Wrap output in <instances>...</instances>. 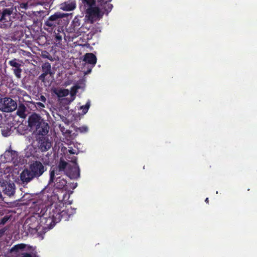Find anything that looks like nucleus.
I'll use <instances>...</instances> for the list:
<instances>
[{
	"label": "nucleus",
	"mask_w": 257,
	"mask_h": 257,
	"mask_svg": "<svg viewBox=\"0 0 257 257\" xmlns=\"http://www.w3.org/2000/svg\"><path fill=\"white\" fill-rule=\"evenodd\" d=\"M0 4L3 5V6L5 5L6 4V1H1Z\"/></svg>",
	"instance_id": "72a5a7b5"
},
{
	"label": "nucleus",
	"mask_w": 257,
	"mask_h": 257,
	"mask_svg": "<svg viewBox=\"0 0 257 257\" xmlns=\"http://www.w3.org/2000/svg\"><path fill=\"white\" fill-rule=\"evenodd\" d=\"M83 61L94 67L96 63L97 58L96 56L92 53H87L84 56Z\"/></svg>",
	"instance_id": "4468645a"
},
{
	"label": "nucleus",
	"mask_w": 257,
	"mask_h": 257,
	"mask_svg": "<svg viewBox=\"0 0 257 257\" xmlns=\"http://www.w3.org/2000/svg\"><path fill=\"white\" fill-rule=\"evenodd\" d=\"M205 201L206 203H209V199L208 198H206L205 200Z\"/></svg>",
	"instance_id": "c9c22d12"
},
{
	"label": "nucleus",
	"mask_w": 257,
	"mask_h": 257,
	"mask_svg": "<svg viewBox=\"0 0 257 257\" xmlns=\"http://www.w3.org/2000/svg\"><path fill=\"white\" fill-rule=\"evenodd\" d=\"M42 69L43 73L39 76V79L41 80L44 81L45 77L48 74L51 76L54 74L51 70V64L49 62L43 63L42 66Z\"/></svg>",
	"instance_id": "f8f14e48"
},
{
	"label": "nucleus",
	"mask_w": 257,
	"mask_h": 257,
	"mask_svg": "<svg viewBox=\"0 0 257 257\" xmlns=\"http://www.w3.org/2000/svg\"><path fill=\"white\" fill-rule=\"evenodd\" d=\"M90 106V102L88 101L85 105L81 106V109H82V112L83 114H85L87 112Z\"/></svg>",
	"instance_id": "393cba45"
},
{
	"label": "nucleus",
	"mask_w": 257,
	"mask_h": 257,
	"mask_svg": "<svg viewBox=\"0 0 257 257\" xmlns=\"http://www.w3.org/2000/svg\"><path fill=\"white\" fill-rule=\"evenodd\" d=\"M100 7L104 10L106 15L111 11L113 8L112 5L110 4L109 2H106V3H104L103 4V6Z\"/></svg>",
	"instance_id": "5701e85b"
},
{
	"label": "nucleus",
	"mask_w": 257,
	"mask_h": 257,
	"mask_svg": "<svg viewBox=\"0 0 257 257\" xmlns=\"http://www.w3.org/2000/svg\"><path fill=\"white\" fill-rule=\"evenodd\" d=\"M65 17V14L60 12H56L51 15L44 21V29L48 32H52L57 29L58 32H60L62 27L60 25L62 23V19Z\"/></svg>",
	"instance_id": "7ed1b4c3"
},
{
	"label": "nucleus",
	"mask_w": 257,
	"mask_h": 257,
	"mask_svg": "<svg viewBox=\"0 0 257 257\" xmlns=\"http://www.w3.org/2000/svg\"><path fill=\"white\" fill-rule=\"evenodd\" d=\"M77 161V159L76 157H72L71 162L73 163V165L69 164L66 170V175L71 179H77L80 177V169Z\"/></svg>",
	"instance_id": "39448f33"
},
{
	"label": "nucleus",
	"mask_w": 257,
	"mask_h": 257,
	"mask_svg": "<svg viewBox=\"0 0 257 257\" xmlns=\"http://www.w3.org/2000/svg\"><path fill=\"white\" fill-rule=\"evenodd\" d=\"M55 183L54 186L56 189H65L67 186V181L65 179L61 178L60 177H58L55 180Z\"/></svg>",
	"instance_id": "2eb2a0df"
},
{
	"label": "nucleus",
	"mask_w": 257,
	"mask_h": 257,
	"mask_svg": "<svg viewBox=\"0 0 257 257\" xmlns=\"http://www.w3.org/2000/svg\"><path fill=\"white\" fill-rule=\"evenodd\" d=\"M4 232H5L4 230H3L2 229L0 230V237H1L3 235Z\"/></svg>",
	"instance_id": "f704fd0d"
},
{
	"label": "nucleus",
	"mask_w": 257,
	"mask_h": 257,
	"mask_svg": "<svg viewBox=\"0 0 257 257\" xmlns=\"http://www.w3.org/2000/svg\"><path fill=\"white\" fill-rule=\"evenodd\" d=\"M26 246L24 243H20L15 245L10 249V252H18L20 250L24 249Z\"/></svg>",
	"instance_id": "4be33fe9"
},
{
	"label": "nucleus",
	"mask_w": 257,
	"mask_h": 257,
	"mask_svg": "<svg viewBox=\"0 0 257 257\" xmlns=\"http://www.w3.org/2000/svg\"><path fill=\"white\" fill-rule=\"evenodd\" d=\"M15 188L14 184H10L6 187L5 193L8 195L11 196L14 194Z\"/></svg>",
	"instance_id": "6ab92c4d"
},
{
	"label": "nucleus",
	"mask_w": 257,
	"mask_h": 257,
	"mask_svg": "<svg viewBox=\"0 0 257 257\" xmlns=\"http://www.w3.org/2000/svg\"><path fill=\"white\" fill-rule=\"evenodd\" d=\"M81 11L85 12V17L91 24H93L97 20L101 19L104 14V13H102L100 9L95 6L86 8Z\"/></svg>",
	"instance_id": "20e7f679"
},
{
	"label": "nucleus",
	"mask_w": 257,
	"mask_h": 257,
	"mask_svg": "<svg viewBox=\"0 0 257 257\" xmlns=\"http://www.w3.org/2000/svg\"><path fill=\"white\" fill-rule=\"evenodd\" d=\"M26 110V107L25 105L23 103H21L18 106L17 114L21 118H25L26 117V114L25 113Z\"/></svg>",
	"instance_id": "f3484780"
},
{
	"label": "nucleus",
	"mask_w": 257,
	"mask_h": 257,
	"mask_svg": "<svg viewBox=\"0 0 257 257\" xmlns=\"http://www.w3.org/2000/svg\"><path fill=\"white\" fill-rule=\"evenodd\" d=\"M59 32H58V33H55V41L56 43H60V42L62 40L63 33L60 34L59 33Z\"/></svg>",
	"instance_id": "a878e982"
},
{
	"label": "nucleus",
	"mask_w": 257,
	"mask_h": 257,
	"mask_svg": "<svg viewBox=\"0 0 257 257\" xmlns=\"http://www.w3.org/2000/svg\"><path fill=\"white\" fill-rule=\"evenodd\" d=\"M9 219V217H8V216H4L2 219H1V222H0V224H3V225H4L5 224H6V223L8 221V220Z\"/></svg>",
	"instance_id": "c756f323"
},
{
	"label": "nucleus",
	"mask_w": 257,
	"mask_h": 257,
	"mask_svg": "<svg viewBox=\"0 0 257 257\" xmlns=\"http://www.w3.org/2000/svg\"><path fill=\"white\" fill-rule=\"evenodd\" d=\"M44 119L38 114L32 113L28 118V125L34 130Z\"/></svg>",
	"instance_id": "6e6552de"
},
{
	"label": "nucleus",
	"mask_w": 257,
	"mask_h": 257,
	"mask_svg": "<svg viewBox=\"0 0 257 257\" xmlns=\"http://www.w3.org/2000/svg\"><path fill=\"white\" fill-rule=\"evenodd\" d=\"M17 108V102L11 98H5L2 109L5 112H12Z\"/></svg>",
	"instance_id": "0eeeda50"
},
{
	"label": "nucleus",
	"mask_w": 257,
	"mask_h": 257,
	"mask_svg": "<svg viewBox=\"0 0 257 257\" xmlns=\"http://www.w3.org/2000/svg\"><path fill=\"white\" fill-rule=\"evenodd\" d=\"M47 167L39 161H33L29 168L25 169L20 175L21 181L28 183L35 178H39L46 171Z\"/></svg>",
	"instance_id": "f03ea898"
},
{
	"label": "nucleus",
	"mask_w": 257,
	"mask_h": 257,
	"mask_svg": "<svg viewBox=\"0 0 257 257\" xmlns=\"http://www.w3.org/2000/svg\"><path fill=\"white\" fill-rule=\"evenodd\" d=\"M16 155V152L14 151H8L4 154L5 157L8 161H12L14 159Z\"/></svg>",
	"instance_id": "412c9836"
},
{
	"label": "nucleus",
	"mask_w": 257,
	"mask_h": 257,
	"mask_svg": "<svg viewBox=\"0 0 257 257\" xmlns=\"http://www.w3.org/2000/svg\"><path fill=\"white\" fill-rule=\"evenodd\" d=\"M39 100H41L42 102H44V103L46 102V97L44 95H41L40 96V97L39 98Z\"/></svg>",
	"instance_id": "473e14b6"
},
{
	"label": "nucleus",
	"mask_w": 257,
	"mask_h": 257,
	"mask_svg": "<svg viewBox=\"0 0 257 257\" xmlns=\"http://www.w3.org/2000/svg\"><path fill=\"white\" fill-rule=\"evenodd\" d=\"M49 128L48 123L44 120L34 131L39 136H45L48 133Z\"/></svg>",
	"instance_id": "1a4fd4ad"
},
{
	"label": "nucleus",
	"mask_w": 257,
	"mask_h": 257,
	"mask_svg": "<svg viewBox=\"0 0 257 257\" xmlns=\"http://www.w3.org/2000/svg\"><path fill=\"white\" fill-rule=\"evenodd\" d=\"M69 163H67L64 160H62V159H60L59 164L56 166L57 167V168H59V170L63 171L64 173L66 174V170H67V168L69 167Z\"/></svg>",
	"instance_id": "a211bd4d"
},
{
	"label": "nucleus",
	"mask_w": 257,
	"mask_h": 257,
	"mask_svg": "<svg viewBox=\"0 0 257 257\" xmlns=\"http://www.w3.org/2000/svg\"><path fill=\"white\" fill-rule=\"evenodd\" d=\"M22 257H39L35 254L28 252H24L22 253Z\"/></svg>",
	"instance_id": "cd10ccee"
},
{
	"label": "nucleus",
	"mask_w": 257,
	"mask_h": 257,
	"mask_svg": "<svg viewBox=\"0 0 257 257\" xmlns=\"http://www.w3.org/2000/svg\"><path fill=\"white\" fill-rule=\"evenodd\" d=\"M54 93L57 95L58 97H63L66 96L69 94V90L66 89H60L55 90Z\"/></svg>",
	"instance_id": "aec40b11"
},
{
	"label": "nucleus",
	"mask_w": 257,
	"mask_h": 257,
	"mask_svg": "<svg viewBox=\"0 0 257 257\" xmlns=\"http://www.w3.org/2000/svg\"><path fill=\"white\" fill-rule=\"evenodd\" d=\"M64 207V204L62 202L52 204L47 208L45 213L41 217V222L45 224V227L51 229L62 219L68 220L73 213V209L71 207V211L68 209H62Z\"/></svg>",
	"instance_id": "f257e3e1"
},
{
	"label": "nucleus",
	"mask_w": 257,
	"mask_h": 257,
	"mask_svg": "<svg viewBox=\"0 0 257 257\" xmlns=\"http://www.w3.org/2000/svg\"><path fill=\"white\" fill-rule=\"evenodd\" d=\"M82 24L81 20L77 17H75L73 20L70 27V33H80Z\"/></svg>",
	"instance_id": "9b49d317"
},
{
	"label": "nucleus",
	"mask_w": 257,
	"mask_h": 257,
	"mask_svg": "<svg viewBox=\"0 0 257 257\" xmlns=\"http://www.w3.org/2000/svg\"><path fill=\"white\" fill-rule=\"evenodd\" d=\"M76 8V4L75 3L71 2L69 4L65 3V7L64 10L68 11H72Z\"/></svg>",
	"instance_id": "b1692460"
},
{
	"label": "nucleus",
	"mask_w": 257,
	"mask_h": 257,
	"mask_svg": "<svg viewBox=\"0 0 257 257\" xmlns=\"http://www.w3.org/2000/svg\"><path fill=\"white\" fill-rule=\"evenodd\" d=\"M64 171L59 170V168L56 166L51 167L50 170V179L49 181V184H51L55 182V176L61 175L63 173Z\"/></svg>",
	"instance_id": "ddd939ff"
},
{
	"label": "nucleus",
	"mask_w": 257,
	"mask_h": 257,
	"mask_svg": "<svg viewBox=\"0 0 257 257\" xmlns=\"http://www.w3.org/2000/svg\"><path fill=\"white\" fill-rule=\"evenodd\" d=\"M38 147L42 152L48 151L52 146L51 142L48 136H38L36 138Z\"/></svg>",
	"instance_id": "423d86ee"
},
{
	"label": "nucleus",
	"mask_w": 257,
	"mask_h": 257,
	"mask_svg": "<svg viewBox=\"0 0 257 257\" xmlns=\"http://www.w3.org/2000/svg\"><path fill=\"white\" fill-rule=\"evenodd\" d=\"M35 106L39 109H42L45 107V105L41 102H36Z\"/></svg>",
	"instance_id": "7c9ffc66"
},
{
	"label": "nucleus",
	"mask_w": 257,
	"mask_h": 257,
	"mask_svg": "<svg viewBox=\"0 0 257 257\" xmlns=\"http://www.w3.org/2000/svg\"><path fill=\"white\" fill-rule=\"evenodd\" d=\"M18 60L16 59H14L12 60L9 61V64L13 67V71L15 76L18 78H20L21 77V73L22 71V69L21 68V64L19 63L18 62Z\"/></svg>",
	"instance_id": "9d476101"
},
{
	"label": "nucleus",
	"mask_w": 257,
	"mask_h": 257,
	"mask_svg": "<svg viewBox=\"0 0 257 257\" xmlns=\"http://www.w3.org/2000/svg\"><path fill=\"white\" fill-rule=\"evenodd\" d=\"M79 88L78 86H73L71 88V95H74L77 93V89Z\"/></svg>",
	"instance_id": "c85d7f7f"
},
{
	"label": "nucleus",
	"mask_w": 257,
	"mask_h": 257,
	"mask_svg": "<svg viewBox=\"0 0 257 257\" xmlns=\"http://www.w3.org/2000/svg\"><path fill=\"white\" fill-rule=\"evenodd\" d=\"M111 0H98V3L99 4L100 6H102L103 4L104 3H106V2H110Z\"/></svg>",
	"instance_id": "2f4dec72"
},
{
	"label": "nucleus",
	"mask_w": 257,
	"mask_h": 257,
	"mask_svg": "<svg viewBox=\"0 0 257 257\" xmlns=\"http://www.w3.org/2000/svg\"><path fill=\"white\" fill-rule=\"evenodd\" d=\"M88 131V128L86 126H82L77 128L76 131L81 133H87Z\"/></svg>",
	"instance_id": "bb28decb"
},
{
	"label": "nucleus",
	"mask_w": 257,
	"mask_h": 257,
	"mask_svg": "<svg viewBox=\"0 0 257 257\" xmlns=\"http://www.w3.org/2000/svg\"><path fill=\"white\" fill-rule=\"evenodd\" d=\"M81 3L80 6L81 10L91 6H95L96 0H80Z\"/></svg>",
	"instance_id": "dca6fc26"
}]
</instances>
